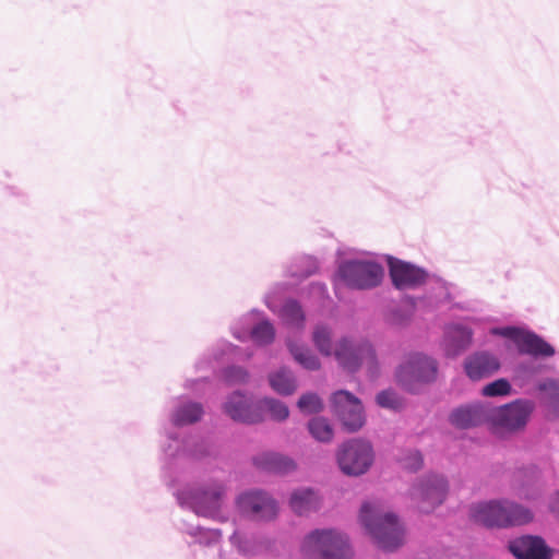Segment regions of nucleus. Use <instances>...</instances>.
<instances>
[{
    "instance_id": "a19ab883",
    "label": "nucleus",
    "mask_w": 559,
    "mask_h": 559,
    "mask_svg": "<svg viewBox=\"0 0 559 559\" xmlns=\"http://www.w3.org/2000/svg\"><path fill=\"white\" fill-rule=\"evenodd\" d=\"M436 282L439 284L440 288L444 290L442 299L444 304L449 305L456 298H461L465 295V290L454 283L448 282L441 277H438Z\"/></svg>"
},
{
    "instance_id": "39448f33",
    "label": "nucleus",
    "mask_w": 559,
    "mask_h": 559,
    "mask_svg": "<svg viewBox=\"0 0 559 559\" xmlns=\"http://www.w3.org/2000/svg\"><path fill=\"white\" fill-rule=\"evenodd\" d=\"M439 376L438 360L424 352L413 350L394 370L395 382L401 390L419 395L425 389L433 384Z\"/></svg>"
},
{
    "instance_id": "f704fd0d",
    "label": "nucleus",
    "mask_w": 559,
    "mask_h": 559,
    "mask_svg": "<svg viewBox=\"0 0 559 559\" xmlns=\"http://www.w3.org/2000/svg\"><path fill=\"white\" fill-rule=\"evenodd\" d=\"M221 378L227 385L246 384L250 373L243 366L229 365L222 369Z\"/></svg>"
},
{
    "instance_id": "58836bf2",
    "label": "nucleus",
    "mask_w": 559,
    "mask_h": 559,
    "mask_svg": "<svg viewBox=\"0 0 559 559\" xmlns=\"http://www.w3.org/2000/svg\"><path fill=\"white\" fill-rule=\"evenodd\" d=\"M296 266L298 270L292 272V275L298 278H307L319 271L320 264L316 258L307 255L298 259Z\"/></svg>"
},
{
    "instance_id": "7c9ffc66",
    "label": "nucleus",
    "mask_w": 559,
    "mask_h": 559,
    "mask_svg": "<svg viewBox=\"0 0 559 559\" xmlns=\"http://www.w3.org/2000/svg\"><path fill=\"white\" fill-rule=\"evenodd\" d=\"M361 402L355 394L347 390L335 391L330 399L331 412L336 416H341L346 411H352V407H358V403Z\"/></svg>"
},
{
    "instance_id": "9d476101",
    "label": "nucleus",
    "mask_w": 559,
    "mask_h": 559,
    "mask_svg": "<svg viewBox=\"0 0 559 559\" xmlns=\"http://www.w3.org/2000/svg\"><path fill=\"white\" fill-rule=\"evenodd\" d=\"M305 554L316 552L321 559H350L352 550L345 534L333 528H316L309 532L301 544Z\"/></svg>"
},
{
    "instance_id": "4c0bfd02",
    "label": "nucleus",
    "mask_w": 559,
    "mask_h": 559,
    "mask_svg": "<svg viewBox=\"0 0 559 559\" xmlns=\"http://www.w3.org/2000/svg\"><path fill=\"white\" fill-rule=\"evenodd\" d=\"M399 463L406 472L417 473L424 466V456L419 450L409 449L402 453Z\"/></svg>"
},
{
    "instance_id": "2f4dec72",
    "label": "nucleus",
    "mask_w": 559,
    "mask_h": 559,
    "mask_svg": "<svg viewBox=\"0 0 559 559\" xmlns=\"http://www.w3.org/2000/svg\"><path fill=\"white\" fill-rule=\"evenodd\" d=\"M310 436L322 443H329L334 437V429L330 421L323 416H316L307 424Z\"/></svg>"
},
{
    "instance_id": "473e14b6",
    "label": "nucleus",
    "mask_w": 559,
    "mask_h": 559,
    "mask_svg": "<svg viewBox=\"0 0 559 559\" xmlns=\"http://www.w3.org/2000/svg\"><path fill=\"white\" fill-rule=\"evenodd\" d=\"M358 407H352V411H346V413L338 416V420L342 423L344 428L349 432L358 431L366 421L364 406L361 402L358 403Z\"/></svg>"
},
{
    "instance_id": "f8f14e48",
    "label": "nucleus",
    "mask_w": 559,
    "mask_h": 559,
    "mask_svg": "<svg viewBox=\"0 0 559 559\" xmlns=\"http://www.w3.org/2000/svg\"><path fill=\"white\" fill-rule=\"evenodd\" d=\"M235 506L239 513L249 520L271 522L278 515V503L266 490L252 488L238 493Z\"/></svg>"
},
{
    "instance_id": "9b49d317",
    "label": "nucleus",
    "mask_w": 559,
    "mask_h": 559,
    "mask_svg": "<svg viewBox=\"0 0 559 559\" xmlns=\"http://www.w3.org/2000/svg\"><path fill=\"white\" fill-rule=\"evenodd\" d=\"M450 483L443 474L429 472L417 477L411 487V496L418 501L420 512L429 514L442 506L449 495Z\"/></svg>"
},
{
    "instance_id": "4468645a",
    "label": "nucleus",
    "mask_w": 559,
    "mask_h": 559,
    "mask_svg": "<svg viewBox=\"0 0 559 559\" xmlns=\"http://www.w3.org/2000/svg\"><path fill=\"white\" fill-rule=\"evenodd\" d=\"M221 409L234 423L247 426L261 424L259 399L249 396L242 390H235L227 394Z\"/></svg>"
},
{
    "instance_id": "6e6552de",
    "label": "nucleus",
    "mask_w": 559,
    "mask_h": 559,
    "mask_svg": "<svg viewBox=\"0 0 559 559\" xmlns=\"http://www.w3.org/2000/svg\"><path fill=\"white\" fill-rule=\"evenodd\" d=\"M384 274V267L380 262L359 258L341 261L335 271V277L353 290H371L379 287Z\"/></svg>"
},
{
    "instance_id": "79ce46f5",
    "label": "nucleus",
    "mask_w": 559,
    "mask_h": 559,
    "mask_svg": "<svg viewBox=\"0 0 559 559\" xmlns=\"http://www.w3.org/2000/svg\"><path fill=\"white\" fill-rule=\"evenodd\" d=\"M193 536L197 537L198 542L202 545L210 546L219 542L222 537V532L218 528H203L198 526L191 532Z\"/></svg>"
},
{
    "instance_id": "a18cd8bd",
    "label": "nucleus",
    "mask_w": 559,
    "mask_h": 559,
    "mask_svg": "<svg viewBox=\"0 0 559 559\" xmlns=\"http://www.w3.org/2000/svg\"><path fill=\"white\" fill-rule=\"evenodd\" d=\"M264 312L259 309H251L248 313L241 316L236 323L233 325H237L239 329H251L252 326V317L259 318V316H263Z\"/></svg>"
},
{
    "instance_id": "6ab92c4d",
    "label": "nucleus",
    "mask_w": 559,
    "mask_h": 559,
    "mask_svg": "<svg viewBox=\"0 0 559 559\" xmlns=\"http://www.w3.org/2000/svg\"><path fill=\"white\" fill-rule=\"evenodd\" d=\"M500 360L489 350H476L463 361V370L471 381L487 379L499 371Z\"/></svg>"
},
{
    "instance_id": "a878e982",
    "label": "nucleus",
    "mask_w": 559,
    "mask_h": 559,
    "mask_svg": "<svg viewBox=\"0 0 559 559\" xmlns=\"http://www.w3.org/2000/svg\"><path fill=\"white\" fill-rule=\"evenodd\" d=\"M278 316L288 326L301 328L306 322V313L301 304L295 298H287L278 309Z\"/></svg>"
},
{
    "instance_id": "de8ad7c7",
    "label": "nucleus",
    "mask_w": 559,
    "mask_h": 559,
    "mask_svg": "<svg viewBox=\"0 0 559 559\" xmlns=\"http://www.w3.org/2000/svg\"><path fill=\"white\" fill-rule=\"evenodd\" d=\"M549 512L552 514V516L559 521V489L556 490L549 498L548 503Z\"/></svg>"
},
{
    "instance_id": "5701e85b",
    "label": "nucleus",
    "mask_w": 559,
    "mask_h": 559,
    "mask_svg": "<svg viewBox=\"0 0 559 559\" xmlns=\"http://www.w3.org/2000/svg\"><path fill=\"white\" fill-rule=\"evenodd\" d=\"M267 383L272 391L281 396H290L298 389L295 372L285 365L267 373Z\"/></svg>"
},
{
    "instance_id": "3c124183",
    "label": "nucleus",
    "mask_w": 559,
    "mask_h": 559,
    "mask_svg": "<svg viewBox=\"0 0 559 559\" xmlns=\"http://www.w3.org/2000/svg\"><path fill=\"white\" fill-rule=\"evenodd\" d=\"M236 537V533H234L231 536H230V542L234 543V539Z\"/></svg>"
},
{
    "instance_id": "72a5a7b5",
    "label": "nucleus",
    "mask_w": 559,
    "mask_h": 559,
    "mask_svg": "<svg viewBox=\"0 0 559 559\" xmlns=\"http://www.w3.org/2000/svg\"><path fill=\"white\" fill-rule=\"evenodd\" d=\"M298 409L305 415L320 414L324 409V403L318 393L308 391L302 393L297 401Z\"/></svg>"
},
{
    "instance_id": "a211bd4d",
    "label": "nucleus",
    "mask_w": 559,
    "mask_h": 559,
    "mask_svg": "<svg viewBox=\"0 0 559 559\" xmlns=\"http://www.w3.org/2000/svg\"><path fill=\"white\" fill-rule=\"evenodd\" d=\"M474 331L462 323H449L443 330L441 348L447 358L462 355L473 343Z\"/></svg>"
},
{
    "instance_id": "37998d69",
    "label": "nucleus",
    "mask_w": 559,
    "mask_h": 559,
    "mask_svg": "<svg viewBox=\"0 0 559 559\" xmlns=\"http://www.w3.org/2000/svg\"><path fill=\"white\" fill-rule=\"evenodd\" d=\"M217 359V355L214 349L204 352L194 362V369L197 372L210 371L212 369L214 360Z\"/></svg>"
},
{
    "instance_id": "423d86ee",
    "label": "nucleus",
    "mask_w": 559,
    "mask_h": 559,
    "mask_svg": "<svg viewBox=\"0 0 559 559\" xmlns=\"http://www.w3.org/2000/svg\"><path fill=\"white\" fill-rule=\"evenodd\" d=\"M359 522L383 550H395L403 543V527L394 512L381 513L371 502H364L359 510Z\"/></svg>"
},
{
    "instance_id": "f257e3e1",
    "label": "nucleus",
    "mask_w": 559,
    "mask_h": 559,
    "mask_svg": "<svg viewBox=\"0 0 559 559\" xmlns=\"http://www.w3.org/2000/svg\"><path fill=\"white\" fill-rule=\"evenodd\" d=\"M493 334L511 341L521 355L534 358L514 366L515 377L523 381H530L544 373L547 366L537 360L554 357L557 353L555 346L544 336L526 326L503 325L495 329Z\"/></svg>"
},
{
    "instance_id": "49530a36",
    "label": "nucleus",
    "mask_w": 559,
    "mask_h": 559,
    "mask_svg": "<svg viewBox=\"0 0 559 559\" xmlns=\"http://www.w3.org/2000/svg\"><path fill=\"white\" fill-rule=\"evenodd\" d=\"M450 310L465 311L472 312L477 309L476 302L474 300H454L449 304Z\"/></svg>"
},
{
    "instance_id": "8fccbe9b",
    "label": "nucleus",
    "mask_w": 559,
    "mask_h": 559,
    "mask_svg": "<svg viewBox=\"0 0 559 559\" xmlns=\"http://www.w3.org/2000/svg\"><path fill=\"white\" fill-rule=\"evenodd\" d=\"M276 304H277V298H276V295L274 292H269L267 294H265L264 305L267 307L269 310H271L274 313L275 312L278 313Z\"/></svg>"
},
{
    "instance_id": "c85d7f7f",
    "label": "nucleus",
    "mask_w": 559,
    "mask_h": 559,
    "mask_svg": "<svg viewBox=\"0 0 559 559\" xmlns=\"http://www.w3.org/2000/svg\"><path fill=\"white\" fill-rule=\"evenodd\" d=\"M361 402L355 394L347 390L335 391L330 399L331 412L336 416H341L346 411H352V407H358V403Z\"/></svg>"
},
{
    "instance_id": "0eeeda50",
    "label": "nucleus",
    "mask_w": 559,
    "mask_h": 559,
    "mask_svg": "<svg viewBox=\"0 0 559 559\" xmlns=\"http://www.w3.org/2000/svg\"><path fill=\"white\" fill-rule=\"evenodd\" d=\"M534 411V402L525 397L499 406L489 403V431L499 438L515 436L525 430Z\"/></svg>"
},
{
    "instance_id": "c03bdc74",
    "label": "nucleus",
    "mask_w": 559,
    "mask_h": 559,
    "mask_svg": "<svg viewBox=\"0 0 559 559\" xmlns=\"http://www.w3.org/2000/svg\"><path fill=\"white\" fill-rule=\"evenodd\" d=\"M390 316L393 323L399 325H407L412 321L414 314L412 311H408L404 308H394Z\"/></svg>"
},
{
    "instance_id": "f03ea898",
    "label": "nucleus",
    "mask_w": 559,
    "mask_h": 559,
    "mask_svg": "<svg viewBox=\"0 0 559 559\" xmlns=\"http://www.w3.org/2000/svg\"><path fill=\"white\" fill-rule=\"evenodd\" d=\"M164 454L163 471L168 475V486H174L177 474L188 463L201 462L212 455L207 440L175 429H165V440L162 443Z\"/></svg>"
},
{
    "instance_id": "09e8293b",
    "label": "nucleus",
    "mask_w": 559,
    "mask_h": 559,
    "mask_svg": "<svg viewBox=\"0 0 559 559\" xmlns=\"http://www.w3.org/2000/svg\"><path fill=\"white\" fill-rule=\"evenodd\" d=\"M417 298L413 295H408V294H405L402 298H401V302L402 305L405 306L404 309L408 310V311H412V313L414 314L415 313V310L417 308Z\"/></svg>"
},
{
    "instance_id": "f3484780",
    "label": "nucleus",
    "mask_w": 559,
    "mask_h": 559,
    "mask_svg": "<svg viewBox=\"0 0 559 559\" xmlns=\"http://www.w3.org/2000/svg\"><path fill=\"white\" fill-rule=\"evenodd\" d=\"M508 551L515 559H552V549L538 535L525 534L507 544Z\"/></svg>"
},
{
    "instance_id": "393cba45",
    "label": "nucleus",
    "mask_w": 559,
    "mask_h": 559,
    "mask_svg": "<svg viewBox=\"0 0 559 559\" xmlns=\"http://www.w3.org/2000/svg\"><path fill=\"white\" fill-rule=\"evenodd\" d=\"M289 507L297 515H304L307 512L317 510L319 499L316 490L311 487L294 490L289 497Z\"/></svg>"
},
{
    "instance_id": "bb28decb",
    "label": "nucleus",
    "mask_w": 559,
    "mask_h": 559,
    "mask_svg": "<svg viewBox=\"0 0 559 559\" xmlns=\"http://www.w3.org/2000/svg\"><path fill=\"white\" fill-rule=\"evenodd\" d=\"M259 406L261 408V423L265 420L266 413L275 421H284L289 416L288 406L283 401L272 396L260 397Z\"/></svg>"
},
{
    "instance_id": "1a4fd4ad",
    "label": "nucleus",
    "mask_w": 559,
    "mask_h": 559,
    "mask_svg": "<svg viewBox=\"0 0 559 559\" xmlns=\"http://www.w3.org/2000/svg\"><path fill=\"white\" fill-rule=\"evenodd\" d=\"M335 459L344 475L349 477L365 475L374 462L373 445L365 438H349L337 447Z\"/></svg>"
},
{
    "instance_id": "e433bc0d",
    "label": "nucleus",
    "mask_w": 559,
    "mask_h": 559,
    "mask_svg": "<svg viewBox=\"0 0 559 559\" xmlns=\"http://www.w3.org/2000/svg\"><path fill=\"white\" fill-rule=\"evenodd\" d=\"M512 385L507 378H498L481 388V395L486 397L508 396L512 393Z\"/></svg>"
},
{
    "instance_id": "dca6fc26",
    "label": "nucleus",
    "mask_w": 559,
    "mask_h": 559,
    "mask_svg": "<svg viewBox=\"0 0 559 559\" xmlns=\"http://www.w3.org/2000/svg\"><path fill=\"white\" fill-rule=\"evenodd\" d=\"M448 421L451 426L461 430L481 426H487L489 429V403L475 401L461 404L451 409Z\"/></svg>"
},
{
    "instance_id": "412c9836",
    "label": "nucleus",
    "mask_w": 559,
    "mask_h": 559,
    "mask_svg": "<svg viewBox=\"0 0 559 559\" xmlns=\"http://www.w3.org/2000/svg\"><path fill=\"white\" fill-rule=\"evenodd\" d=\"M259 318L261 319L253 323L251 329H239L237 325H231V335L240 342L251 340L258 346L271 345L276 336L275 328L265 314L259 316Z\"/></svg>"
},
{
    "instance_id": "2eb2a0df",
    "label": "nucleus",
    "mask_w": 559,
    "mask_h": 559,
    "mask_svg": "<svg viewBox=\"0 0 559 559\" xmlns=\"http://www.w3.org/2000/svg\"><path fill=\"white\" fill-rule=\"evenodd\" d=\"M334 357L337 364L348 373L360 370L365 359H376V350L368 341H354L342 336L335 345Z\"/></svg>"
},
{
    "instance_id": "c9c22d12",
    "label": "nucleus",
    "mask_w": 559,
    "mask_h": 559,
    "mask_svg": "<svg viewBox=\"0 0 559 559\" xmlns=\"http://www.w3.org/2000/svg\"><path fill=\"white\" fill-rule=\"evenodd\" d=\"M312 342L314 347L323 356H331L334 352L332 348L331 331L326 325H318L312 332Z\"/></svg>"
},
{
    "instance_id": "c756f323",
    "label": "nucleus",
    "mask_w": 559,
    "mask_h": 559,
    "mask_svg": "<svg viewBox=\"0 0 559 559\" xmlns=\"http://www.w3.org/2000/svg\"><path fill=\"white\" fill-rule=\"evenodd\" d=\"M361 402L355 394L347 390L335 391L330 399L331 412L336 416H341L346 411H352V407H358V403Z\"/></svg>"
},
{
    "instance_id": "20e7f679",
    "label": "nucleus",
    "mask_w": 559,
    "mask_h": 559,
    "mask_svg": "<svg viewBox=\"0 0 559 559\" xmlns=\"http://www.w3.org/2000/svg\"><path fill=\"white\" fill-rule=\"evenodd\" d=\"M227 490L224 480L211 478L177 489L174 496L182 509L190 510L199 516L217 519L225 504Z\"/></svg>"
},
{
    "instance_id": "cd10ccee",
    "label": "nucleus",
    "mask_w": 559,
    "mask_h": 559,
    "mask_svg": "<svg viewBox=\"0 0 559 559\" xmlns=\"http://www.w3.org/2000/svg\"><path fill=\"white\" fill-rule=\"evenodd\" d=\"M287 348L294 360L304 369L309 371H317L321 368L320 359L307 346L296 343H288Z\"/></svg>"
},
{
    "instance_id": "aec40b11",
    "label": "nucleus",
    "mask_w": 559,
    "mask_h": 559,
    "mask_svg": "<svg viewBox=\"0 0 559 559\" xmlns=\"http://www.w3.org/2000/svg\"><path fill=\"white\" fill-rule=\"evenodd\" d=\"M204 415L205 409L202 403L181 395L176 399V404L168 414L171 425L168 429L179 430V428L194 425L201 421Z\"/></svg>"
},
{
    "instance_id": "ddd939ff",
    "label": "nucleus",
    "mask_w": 559,
    "mask_h": 559,
    "mask_svg": "<svg viewBox=\"0 0 559 559\" xmlns=\"http://www.w3.org/2000/svg\"><path fill=\"white\" fill-rule=\"evenodd\" d=\"M383 260L388 267V276L395 290H415L424 286L429 280V272L414 262L402 260L392 254H384Z\"/></svg>"
},
{
    "instance_id": "ea45409f",
    "label": "nucleus",
    "mask_w": 559,
    "mask_h": 559,
    "mask_svg": "<svg viewBox=\"0 0 559 559\" xmlns=\"http://www.w3.org/2000/svg\"><path fill=\"white\" fill-rule=\"evenodd\" d=\"M376 402L380 407L392 411H396L402 406V401L393 389H384L378 392Z\"/></svg>"
},
{
    "instance_id": "b1692460",
    "label": "nucleus",
    "mask_w": 559,
    "mask_h": 559,
    "mask_svg": "<svg viewBox=\"0 0 559 559\" xmlns=\"http://www.w3.org/2000/svg\"><path fill=\"white\" fill-rule=\"evenodd\" d=\"M535 388L547 415L559 418V379L546 377L538 381Z\"/></svg>"
},
{
    "instance_id": "7ed1b4c3",
    "label": "nucleus",
    "mask_w": 559,
    "mask_h": 559,
    "mask_svg": "<svg viewBox=\"0 0 559 559\" xmlns=\"http://www.w3.org/2000/svg\"><path fill=\"white\" fill-rule=\"evenodd\" d=\"M469 519L486 528H511L523 526L534 520L533 511L509 499H489L473 502L468 508Z\"/></svg>"
},
{
    "instance_id": "4be33fe9",
    "label": "nucleus",
    "mask_w": 559,
    "mask_h": 559,
    "mask_svg": "<svg viewBox=\"0 0 559 559\" xmlns=\"http://www.w3.org/2000/svg\"><path fill=\"white\" fill-rule=\"evenodd\" d=\"M252 464L261 472L275 475H287L297 468L292 457L275 451H263L253 455Z\"/></svg>"
}]
</instances>
